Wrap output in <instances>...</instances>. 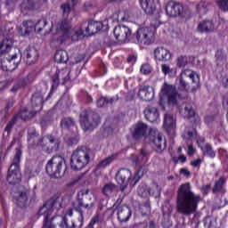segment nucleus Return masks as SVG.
<instances>
[{
    "label": "nucleus",
    "mask_w": 228,
    "mask_h": 228,
    "mask_svg": "<svg viewBox=\"0 0 228 228\" xmlns=\"http://www.w3.org/2000/svg\"><path fill=\"white\" fill-rule=\"evenodd\" d=\"M33 108H39L42 110V104L44 102V95L40 93H36L33 94L31 99Z\"/></svg>",
    "instance_id": "f704fd0d"
},
{
    "label": "nucleus",
    "mask_w": 228,
    "mask_h": 228,
    "mask_svg": "<svg viewBox=\"0 0 228 228\" xmlns=\"http://www.w3.org/2000/svg\"><path fill=\"white\" fill-rule=\"evenodd\" d=\"M142 74H151L152 72V66L151 64H142L141 67Z\"/></svg>",
    "instance_id": "09e8293b"
},
{
    "label": "nucleus",
    "mask_w": 228,
    "mask_h": 228,
    "mask_svg": "<svg viewBox=\"0 0 228 228\" xmlns=\"http://www.w3.org/2000/svg\"><path fill=\"white\" fill-rule=\"evenodd\" d=\"M149 228H158V225H156V223L154 221H151Z\"/></svg>",
    "instance_id": "774afa93"
},
{
    "label": "nucleus",
    "mask_w": 228,
    "mask_h": 228,
    "mask_svg": "<svg viewBox=\"0 0 228 228\" xmlns=\"http://www.w3.org/2000/svg\"><path fill=\"white\" fill-rule=\"evenodd\" d=\"M134 14L131 10H121L117 11L112 14V20L113 22H129L130 19H133Z\"/></svg>",
    "instance_id": "f3484780"
},
{
    "label": "nucleus",
    "mask_w": 228,
    "mask_h": 228,
    "mask_svg": "<svg viewBox=\"0 0 228 228\" xmlns=\"http://www.w3.org/2000/svg\"><path fill=\"white\" fill-rule=\"evenodd\" d=\"M149 156V151L145 149L141 150L140 155H132L130 159L134 167L136 165H140L141 163H145L147 161V158Z\"/></svg>",
    "instance_id": "bb28decb"
},
{
    "label": "nucleus",
    "mask_w": 228,
    "mask_h": 228,
    "mask_svg": "<svg viewBox=\"0 0 228 228\" xmlns=\"http://www.w3.org/2000/svg\"><path fill=\"white\" fill-rule=\"evenodd\" d=\"M28 143L31 149L38 148L45 152H53V151H58L60 149V140L53 135L40 137L35 128L28 129Z\"/></svg>",
    "instance_id": "39448f33"
},
{
    "label": "nucleus",
    "mask_w": 228,
    "mask_h": 228,
    "mask_svg": "<svg viewBox=\"0 0 228 228\" xmlns=\"http://www.w3.org/2000/svg\"><path fill=\"white\" fill-rule=\"evenodd\" d=\"M102 29V22L90 20L85 31L80 29L75 32L74 29L70 28V25H69V21L64 20L63 21L58 23L53 40H57L59 44H63L65 40L70 38L71 37L72 40L76 42V40H79L81 37H92V35H95V33L101 31Z\"/></svg>",
    "instance_id": "f257e3e1"
},
{
    "label": "nucleus",
    "mask_w": 228,
    "mask_h": 228,
    "mask_svg": "<svg viewBox=\"0 0 228 228\" xmlns=\"http://www.w3.org/2000/svg\"><path fill=\"white\" fill-rule=\"evenodd\" d=\"M194 131L193 128L185 129L183 138H185V140H191L193 138Z\"/></svg>",
    "instance_id": "3c124183"
},
{
    "label": "nucleus",
    "mask_w": 228,
    "mask_h": 228,
    "mask_svg": "<svg viewBox=\"0 0 228 228\" xmlns=\"http://www.w3.org/2000/svg\"><path fill=\"white\" fill-rule=\"evenodd\" d=\"M61 209V202L60 201V194L53 195L48 201H46L43 207L39 209V216H43V227L42 228H67L69 223H67V217L61 216H54L51 217V215L54 211Z\"/></svg>",
    "instance_id": "f03ea898"
},
{
    "label": "nucleus",
    "mask_w": 228,
    "mask_h": 228,
    "mask_svg": "<svg viewBox=\"0 0 228 228\" xmlns=\"http://www.w3.org/2000/svg\"><path fill=\"white\" fill-rule=\"evenodd\" d=\"M223 85H224V88L228 87V77L223 78Z\"/></svg>",
    "instance_id": "338daca9"
},
{
    "label": "nucleus",
    "mask_w": 228,
    "mask_h": 228,
    "mask_svg": "<svg viewBox=\"0 0 228 228\" xmlns=\"http://www.w3.org/2000/svg\"><path fill=\"white\" fill-rule=\"evenodd\" d=\"M95 224H99V216H95L91 219L89 228H94Z\"/></svg>",
    "instance_id": "5fc2aeb1"
},
{
    "label": "nucleus",
    "mask_w": 228,
    "mask_h": 228,
    "mask_svg": "<svg viewBox=\"0 0 228 228\" xmlns=\"http://www.w3.org/2000/svg\"><path fill=\"white\" fill-rule=\"evenodd\" d=\"M116 101H118V97L115 98H106V97H101L96 102V106L98 108H104L106 104H113V102H116Z\"/></svg>",
    "instance_id": "c9c22d12"
},
{
    "label": "nucleus",
    "mask_w": 228,
    "mask_h": 228,
    "mask_svg": "<svg viewBox=\"0 0 228 228\" xmlns=\"http://www.w3.org/2000/svg\"><path fill=\"white\" fill-rule=\"evenodd\" d=\"M116 181L121 186L122 193H129V191H126L127 186H129V183L133 184L131 181V171L129 169H119L116 175Z\"/></svg>",
    "instance_id": "4468645a"
},
{
    "label": "nucleus",
    "mask_w": 228,
    "mask_h": 228,
    "mask_svg": "<svg viewBox=\"0 0 228 228\" xmlns=\"http://www.w3.org/2000/svg\"><path fill=\"white\" fill-rule=\"evenodd\" d=\"M183 10V4L175 1H169L166 5V12L169 17H177V15H181Z\"/></svg>",
    "instance_id": "a211bd4d"
},
{
    "label": "nucleus",
    "mask_w": 228,
    "mask_h": 228,
    "mask_svg": "<svg viewBox=\"0 0 228 228\" xmlns=\"http://www.w3.org/2000/svg\"><path fill=\"white\" fill-rule=\"evenodd\" d=\"M200 202H202V197L191 191V185L189 183L179 187L176 200V211L178 213L190 216V215L197 213Z\"/></svg>",
    "instance_id": "7ed1b4c3"
},
{
    "label": "nucleus",
    "mask_w": 228,
    "mask_h": 228,
    "mask_svg": "<svg viewBox=\"0 0 228 228\" xmlns=\"http://www.w3.org/2000/svg\"><path fill=\"white\" fill-rule=\"evenodd\" d=\"M180 113L185 118H191L195 115V110L190 105H183V109L180 110Z\"/></svg>",
    "instance_id": "58836bf2"
},
{
    "label": "nucleus",
    "mask_w": 228,
    "mask_h": 228,
    "mask_svg": "<svg viewBox=\"0 0 228 228\" xmlns=\"http://www.w3.org/2000/svg\"><path fill=\"white\" fill-rule=\"evenodd\" d=\"M65 170H67L65 159L61 156H53L46 164V172L51 177L60 179V177H63Z\"/></svg>",
    "instance_id": "6e6552de"
},
{
    "label": "nucleus",
    "mask_w": 228,
    "mask_h": 228,
    "mask_svg": "<svg viewBox=\"0 0 228 228\" xmlns=\"http://www.w3.org/2000/svg\"><path fill=\"white\" fill-rule=\"evenodd\" d=\"M35 9V2L33 0H22L20 4V10L23 15H27L28 12Z\"/></svg>",
    "instance_id": "2f4dec72"
},
{
    "label": "nucleus",
    "mask_w": 228,
    "mask_h": 228,
    "mask_svg": "<svg viewBox=\"0 0 228 228\" xmlns=\"http://www.w3.org/2000/svg\"><path fill=\"white\" fill-rule=\"evenodd\" d=\"M138 193H139V195H141V197H147V196L151 195V189H149V188H147L145 190V188H143V187H139Z\"/></svg>",
    "instance_id": "603ef678"
},
{
    "label": "nucleus",
    "mask_w": 228,
    "mask_h": 228,
    "mask_svg": "<svg viewBox=\"0 0 228 228\" xmlns=\"http://www.w3.org/2000/svg\"><path fill=\"white\" fill-rule=\"evenodd\" d=\"M206 8H208V4L206 2H200L197 5L198 12H202V10H206Z\"/></svg>",
    "instance_id": "6e6d98bb"
},
{
    "label": "nucleus",
    "mask_w": 228,
    "mask_h": 228,
    "mask_svg": "<svg viewBox=\"0 0 228 228\" xmlns=\"http://www.w3.org/2000/svg\"><path fill=\"white\" fill-rule=\"evenodd\" d=\"M180 77H183V79H186V77H190L192 83H194L196 86H199V81H200L199 75L191 71V69H184L183 71H182Z\"/></svg>",
    "instance_id": "7c9ffc66"
},
{
    "label": "nucleus",
    "mask_w": 228,
    "mask_h": 228,
    "mask_svg": "<svg viewBox=\"0 0 228 228\" xmlns=\"http://www.w3.org/2000/svg\"><path fill=\"white\" fill-rule=\"evenodd\" d=\"M154 56L158 61H168L172 58V53L165 47H157L154 50Z\"/></svg>",
    "instance_id": "412c9836"
},
{
    "label": "nucleus",
    "mask_w": 228,
    "mask_h": 228,
    "mask_svg": "<svg viewBox=\"0 0 228 228\" xmlns=\"http://www.w3.org/2000/svg\"><path fill=\"white\" fill-rule=\"evenodd\" d=\"M78 207H75V211H77L80 215V218L83 219V210L81 208H85V209H94L95 206V196L94 194H90L89 190H83L78 193Z\"/></svg>",
    "instance_id": "9d476101"
},
{
    "label": "nucleus",
    "mask_w": 228,
    "mask_h": 228,
    "mask_svg": "<svg viewBox=\"0 0 228 228\" xmlns=\"http://www.w3.org/2000/svg\"><path fill=\"white\" fill-rule=\"evenodd\" d=\"M114 213L117 215V218L120 224L129 222L132 216L131 208L126 205H118L114 209Z\"/></svg>",
    "instance_id": "dca6fc26"
},
{
    "label": "nucleus",
    "mask_w": 228,
    "mask_h": 228,
    "mask_svg": "<svg viewBox=\"0 0 228 228\" xmlns=\"http://www.w3.org/2000/svg\"><path fill=\"white\" fill-rule=\"evenodd\" d=\"M217 6L223 12H228V0H219L217 2Z\"/></svg>",
    "instance_id": "de8ad7c7"
},
{
    "label": "nucleus",
    "mask_w": 228,
    "mask_h": 228,
    "mask_svg": "<svg viewBox=\"0 0 228 228\" xmlns=\"http://www.w3.org/2000/svg\"><path fill=\"white\" fill-rule=\"evenodd\" d=\"M225 184V178L220 177L217 181H216L213 192L216 193L218 191H222V189L224 188V185Z\"/></svg>",
    "instance_id": "79ce46f5"
},
{
    "label": "nucleus",
    "mask_w": 228,
    "mask_h": 228,
    "mask_svg": "<svg viewBox=\"0 0 228 228\" xmlns=\"http://www.w3.org/2000/svg\"><path fill=\"white\" fill-rule=\"evenodd\" d=\"M92 150L82 146L75 150L71 155L70 165L73 170H83L92 161Z\"/></svg>",
    "instance_id": "423d86ee"
},
{
    "label": "nucleus",
    "mask_w": 228,
    "mask_h": 228,
    "mask_svg": "<svg viewBox=\"0 0 228 228\" xmlns=\"http://www.w3.org/2000/svg\"><path fill=\"white\" fill-rule=\"evenodd\" d=\"M101 124V117L94 111H83L80 114V125L84 131L95 129Z\"/></svg>",
    "instance_id": "9b49d317"
},
{
    "label": "nucleus",
    "mask_w": 228,
    "mask_h": 228,
    "mask_svg": "<svg viewBox=\"0 0 228 228\" xmlns=\"http://www.w3.org/2000/svg\"><path fill=\"white\" fill-rule=\"evenodd\" d=\"M201 151L204 154V156H208V158H215L216 154L215 153V151H213V148L209 144H206L201 148Z\"/></svg>",
    "instance_id": "a19ab883"
},
{
    "label": "nucleus",
    "mask_w": 228,
    "mask_h": 228,
    "mask_svg": "<svg viewBox=\"0 0 228 228\" xmlns=\"http://www.w3.org/2000/svg\"><path fill=\"white\" fill-rule=\"evenodd\" d=\"M142 209H145L143 215H148V213H151V206L149 204L142 206Z\"/></svg>",
    "instance_id": "052dcab7"
},
{
    "label": "nucleus",
    "mask_w": 228,
    "mask_h": 228,
    "mask_svg": "<svg viewBox=\"0 0 228 228\" xmlns=\"http://www.w3.org/2000/svg\"><path fill=\"white\" fill-rule=\"evenodd\" d=\"M177 67L181 68V67H186V65H188V58L184 57V56H181L177 59V63H176Z\"/></svg>",
    "instance_id": "8fccbe9b"
},
{
    "label": "nucleus",
    "mask_w": 228,
    "mask_h": 228,
    "mask_svg": "<svg viewBox=\"0 0 228 228\" xmlns=\"http://www.w3.org/2000/svg\"><path fill=\"white\" fill-rule=\"evenodd\" d=\"M54 28L52 24L51 28L47 29V20L45 19L39 20L35 25V31L36 33H42L45 31V35H49V32Z\"/></svg>",
    "instance_id": "c85d7f7f"
},
{
    "label": "nucleus",
    "mask_w": 228,
    "mask_h": 228,
    "mask_svg": "<svg viewBox=\"0 0 228 228\" xmlns=\"http://www.w3.org/2000/svg\"><path fill=\"white\" fill-rule=\"evenodd\" d=\"M0 54H8L1 60L2 70L12 71L17 69L19 63H20V50L17 47H13V40L4 39L0 45Z\"/></svg>",
    "instance_id": "20e7f679"
},
{
    "label": "nucleus",
    "mask_w": 228,
    "mask_h": 228,
    "mask_svg": "<svg viewBox=\"0 0 228 228\" xmlns=\"http://www.w3.org/2000/svg\"><path fill=\"white\" fill-rule=\"evenodd\" d=\"M144 116L149 122H156L159 118V112L156 107L149 106L144 110Z\"/></svg>",
    "instance_id": "b1692460"
},
{
    "label": "nucleus",
    "mask_w": 228,
    "mask_h": 228,
    "mask_svg": "<svg viewBox=\"0 0 228 228\" xmlns=\"http://www.w3.org/2000/svg\"><path fill=\"white\" fill-rule=\"evenodd\" d=\"M69 73L70 72L67 69H61V71H59L57 73V75L53 77V81L54 85H60L61 81H62L61 82L62 85H65V83H67V81H69V79H70V77H69Z\"/></svg>",
    "instance_id": "393cba45"
},
{
    "label": "nucleus",
    "mask_w": 228,
    "mask_h": 228,
    "mask_svg": "<svg viewBox=\"0 0 228 228\" xmlns=\"http://www.w3.org/2000/svg\"><path fill=\"white\" fill-rule=\"evenodd\" d=\"M37 112H34L33 114L29 113L28 110H24L20 111L18 115L15 117H18V118H21V120H28V118H31L34 115H36Z\"/></svg>",
    "instance_id": "a18cd8bd"
},
{
    "label": "nucleus",
    "mask_w": 228,
    "mask_h": 228,
    "mask_svg": "<svg viewBox=\"0 0 228 228\" xmlns=\"http://www.w3.org/2000/svg\"><path fill=\"white\" fill-rule=\"evenodd\" d=\"M61 8L63 10V17H64V19H67L69 17V13L70 12V5L62 4Z\"/></svg>",
    "instance_id": "864d4df0"
},
{
    "label": "nucleus",
    "mask_w": 228,
    "mask_h": 228,
    "mask_svg": "<svg viewBox=\"0 0 228 228\" xmlns=\"http://www.w3.org/2000/svg\"><path fill=\"white\" fill-rule=\"evenodd\" d=\"M198 31L200 33H211V31H215V24L211 20L200 21L198 25Z\"/></svg>",
    "instance_id": "cd10ccee"
},
{
    "label": "nucleus",
    "mask_w": 228,
    "mask_h": 228,
    "mask_svg": "<svg viewBox=\"0 0 228 228\" xmlns=\"http://www.w3.org/2000/svg\"><path fill=\"white\" fill-rule=\"evenodd\" d=\"M147 131H149V126H147V124L143 122H138L134 126V131L132 133L133 138L134 140H140V138L147 136Z\"/></svg>",
    "instance_id": "6ab92c4d"
},
{
    "label": "nucleus",
    "mask_w": 228,
    "mask_h": 228,
    "mask_svg": "<svg viewBox=\"0 0 228 228\" xmlns=\"http://www.w3.org/2000/svg\"><path fill=\"white\" fill-rule=\"evenodd\" d=\"M187 154H188L189 156H193V154H195V149L193 148V145L190 144V145L188 146Z\"/></svg>",
    "instance_id": "13d9d810"
},
{
    "label": "nucleus",
    "mask_w": 228,
    "mask_h": 228,
    "mask_svg": "<svg viewBox=\"0 0 228 228\" xmlns=\"http://www.w3.org/2000/svg\"><path fill=\"white\" fill-rule=\"evenodd\" d=\"M140 6L148 15L156 13V4L154 0H140Z\"/></svg>",
    "instance_id": "5701e85b"
},
{
    "label": "nucleus",
    "mask_w": 228,
    "mask_h": 228,
    "mask_svg": "<svg viewBox=\"0 0 228 228\" xmlns=\"http://www.w3.org/2000/svg\"><path fill=\"white\" fill-rule=\"evenodd\" d=\"M22 156V151L20 149H16L14 159L11 167H9L7 174V181L10 184H19L20 179H22V175L20 174V167L19 163H20V157Z\"/></svg>",
    "instance_id": "1a4fd4ad"
},
{
    "label": "nucleus",
    "mask_w": 228,
    "mask_h": 228,
    "mask_svg": "<svg viewBox=\"0 0 228 228\" xmlns=\"http://www.w3.org/2000/svg\"><path fill=\"white\" fill-rule=\"evenodd\" d=\"M180 173L183 174V175H190V174H191L190 171L188 169H186V168H182L180 170Z\"/></svg>",
    "instance_id": "0e129e2a"
},
{
    "label": "nucleus",
    "mask_w": 228,
    "mask_h": 228,
    "mask_svg": "<svg viewBox=\"0 0 228 228\" xmlns=\"http://www.w3.org/2000/svg\"><path fill=\"white\" fill-rule=\"evenodd\" d=\"M4 88H6V82L4 81L0 82V92L4 90Z\"/></svg>",
    "instance_id": "69168bd1"
},
{
    "label": "nucleus",
    "mask_w": 228,
    "mask_h": 228,
    "mask_svg": "<svg viewBox=\"0 0 228 228\" xmlns=\"http://www.w3.org/2000/svg\"><path fill=\"white\" fill-rule=\"evenodd\" d=\"M134 37L141 45H151L156 42V35L152 29L142 27L136 30Z\"/></svg>",
    "instance_id": "f8f14e48"
},
{
    "label": "nucleus",
    "mask_w": 228,
    "mask_h": 228,
    "mask_svg": "<svg viewBox=\"0 0 228 228\" xmlns=\"http://www.w3.org/2000/svg\"><path fill=\"white\" fill-rule=\"evenodd\" d=\"M164 128L167 133H172L175 129V118L171 113L165 114L164 116Z\"/></svg>",
    "instance_id": "a878e982"
},
{
    "label": "nucleus",
    "mask_w": 228,
    "mask_h": 228,
    "mask_svg": "<svg viewBox=\"0 0 228 228\" xmlns=\"http://www.w3.org/2000/svg\"><path fill=\"white\" fill-rule=\"evenodd\" d=\"M159 97V104L165 108V104H167V106H177V99H181V94H177L175 86L164 82Z\"/></svg>",
    "instance_id": "0eeeda50"
},
{
    "label": "nucleus",
    "mask_w": 228,
    "mask_h": 228,
    "mask_svg": "<svg viewBox=\"0 0 228 228\" xmlns=\"http://www.w3.org/2000/svg\"><path fill=\"white\" fill-rule=\"evenodd\" d=\"M116 188H117V185H115L114 183H106L103 187L104 195H106L107 197H110V195H111V193L115 191Z\"/></svg>",
    "instance_id": "37998d69"
},
{
    "label": "nucleus",
    "mask_w": 228,
    "mask_h": 228,
    "mask_svg": "<svg viewBox=\"0 0 228 228\" xmlns=\"http://www.w3.org/2000/svg\"><path fill=\"white\" fill-rule=\"evenodd\" d=\"M36 23L33 20H27L23 22V28H25V35H29L31 31H35Z\"/></svg>",
    "instance_id": "c03bdc74"
},
{
    "label": "nucleus",
    "mask_w": 228,
    "mask_h": 228,
    "mask_svg": "<svg viewBox=\"0 0 228 228\" xmlns=\"http://www.w3.org/2000/svg\"><path fill=\"white\" fill-rule=\"evenodd\" d=\"M115 159H117V155L113 154L109 156L97 165V168H106V167H110V165L115 161Z\"/></svg>",
    "instance_id": "e433bc0d"
},
{
    "label": "nucleus",
    "mask_w": 228,
    "mask_h": 228,
    "mask_svg": "<svg viewBox=\"0 0 228 228\" xmlns=\"http://www.w3.org/2000/svg\"><path fill=\"white\" fill-rule=\"evenodd\" d=\"M132 31L129 27L118 25L114 28V37L118 42H127L131 38Z\"/></svg>",
    "instance_id": "2eb2a0df"
},
{
    "label": "nucleus",
    "mask_w": 228,
    "mask_h": 228,
    "mask_svg": "<svg viewBox=\"0 0 228 228\" xmlns=\"http://www.w3.org/2000/svg\"><path fill=\"white\" fill-rule=\"evenodd\" d=\"M14 200H16V204L20 208H24V206L28 204V191H23L17 192L14 195Z\"/></svg>",
    "instance_id": "c756f323"
},
{
    "label": "nucleus",
    "mask_w": 228,
    "mask_h": 228,
    "mask_svg": "<svg viewBox=\"0 0 228 228\" xmlns=\"http://www.w3.org/2000/svg\"><path fill=\"white\" fill-rule=\"evenodd\" d=\"M178 160H179L180 163H186V156H184V155H180V156L178 157Z\"/></svg>",
    "instance_id": "e2e57ef3"
},
{
    "label": "nucleus",
    "mask_w": 228,
    "mask_h": 228,
    "mask_svg": "<svg viewBox=\"0 0 228 228\" xmlns=\"http://www.w3.org/2000/svg\"><path fill=\"white\" fill-rule=\"evenodd\" d=\"M38 50L35 47H28L25 51V56L28 65H33L38 61Z\"/></svg>",
    "instance_id": "4be33fe9"
},
{
    "label": "nucleus",
    "mask_w": 228,
    "mask_h": 228,
    "mask_svg": "<svg viewBox=\"0 0 228 228\" xmlns=\"http://www.w3.org/2000/svg\"><path fill=\"white\" fill-rule=\"evenodd\" d=\"M137 95L142 101L151 102L154 99V87L144 86L142 88L139 89Z\"/></svg>",
    "instance_id": "aec40b11"
},
{
    "label": "nucleus",
    "mask_w": 228,
    "mask_h": 228,
    "mask_svg": "<svg viewBox=\"0 0 228 228\" xmlns=\"http://www.w3.org/2000/svg\"><path fill=\"white\" fill-rule=\"evenodd\" d=\"M200 163H202V160L200 159H198L192 160L191 162V165L195 168H199V167H200Z\"/></svg>",
    "instance_id": "4d7b16f0"
},
{
    "label": "nucleus",
    "mask_w": 228,
    "mask_h": 228,
    "mask_svg": "<svg viewBox=\"0 0 228 228\" xmlns=\"http://www.w3.org/2000/svg\"><path fill=\"white\" fill-rule=\"evenodd\" d=\"M61 126L62 129H70V127H76L74 119L72 118H64L61 121Z\"/></svg>",
    "instance_id": "ea45409f"
},
{
    "label": "nucleus",
    "mask_w": 228,
    "mask_h": 228,
    "mask_svg": "<svg viewBox=\"0 0 228 228\" xmlns=\"http://www.w3.org/2000/svg\"><path fill=\"white\" fill-rule=\"evenodd\" d=\"M161 70L165 76H170V77H175L177 75V69L170 68L167 64H162Z\"/></svg>",
    "instance_id": "4c0bfd02"
},
{
    "label": "nucleus",
    "mask_w": 228,
    "mask_h": 228,
    "mask_svg": "<svg viewBox=\"0 0 228 228\" xmlns=\"http://www.w3.org/2000/svg\"><path fill=\"white\" fill-rule=\"evenodd\" d=\"M19 118V116H14L10 122L5 126V131L7 133H10L12 129L13 128V126H15V122H17V119Z\"/></svg>",
    "instance_id": "49530a36"
},
{
    "label": "nucleus",
    "mask_w": 228,
    "mask_h": 228,
    "mask_svg": "<svg viewBox=\"0 0 228 228\" xmlns=\"http://www.w3.org/2000/svg\"><path fill=\"white\" fill-rule=\"evenodd\" d=\"M57 63H67L69 61V53L65 50H58L54 55Z\"/></svg>",
    "instance_id": "72a5a7b5"
},
{
    "label": "nucleus",
    "mask_w": 228,
    "mask_h": 228,
    "mask_svg": "<svg viewBox=\"0 0 228 228\" xmlns=\"http://www.w3.org/2000/svg\"><path fill=\"white\" fill-rule=\"evenodd\" d=\"M148 138L156 152H163L167 149V141L163 139V134H159L158 129L150 128Z\"/></svg>",
    "instance_id": "ddd939ff"
},
{
    "label": "nucleus",
    "mask_w": 228,
    "mask_h": 228,
    "mask_svg": "<svg viewBox=\"0 0 228 228\" xmlns=\"http://www.w3.org/2000/svg\"><path fill=\"white\" fill-rule=\"evenodd\" d=\"M127 61L128 63H134V61H136V56L134 55H131L127 58Z\"/></svg>",
    "instance_id": "680f3d73"
},
{
    "label": "nucleus",
    "mask_w": 228,
    "mask_h": 228,
    "mask_svg": "<svg viewBox=\"0 0 228 228\" xmlns=\"http://www.w3.org/2000/svg\"><path fill=\"white\" fill-rule=\"evenodd\" d=\"M178 90L179 92H183L184 95L182 96V98L186 97L188 95V93L190 92V85L188 82H186V79L183 77H179L178 79Z\"/></svg>",
    "instance_id": "473e14b6"
},
{
    "label": "nucleus",
    "mask_w": 228,
    "mask_h": 228,
    "mask_svg": "<svg viewBox=\"0 0 228 228\" xmlns=\"http://www.w3.org/2000/svg\"><path fill=\"white\" fill-rule=\"evenodd\" d=\"M21 86H22V85L17 83V84H15V85L12 86V88L11 89V92H13V93L19 92V90L21 88Z\"/></svg>",
    "instance_id": "bf43d9fd"
}]
</instances>
